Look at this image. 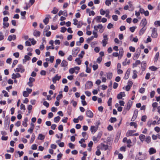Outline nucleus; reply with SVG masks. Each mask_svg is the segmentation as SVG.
<instances>
[{
    "mask_svg": "<svg viewBox=\"0 0 160 160\" xmlns=\"http://www.w3.org/2000/svg\"><path fill=\"white\" fill-rule=\"evenodd\" d=\"M112 98H109L108 99V105L109 106H110L112 104Z\"/></svg>",
    "mask_w": 160,
    "mask_h": 160,
    "instance_id": "nucleus-48",
    "label": "nucleus"
},
{
    "mask_svg": "<svg viewBox=\"0 0 160 160\" xmlns=\"http://www.w3.org/2000/svg\"><path fill=\"white\" fill-rule=\"evenodd\" d=\"M35 138V135L34 133H33L32 135L31 139L30 142L31 143H32L33 142Z\"/></svg>",
    "mask_w": 160,
    "mask_h": 160,
    "instance_id": "nucleus-33",
    "label": "nucleus"
},
{
    "mask_svg": "<svg viewBox=\"0 0 160 160\" xmlns=\"http://www.w3.org/2000/svg\"><path fill=\"white\" fill-rule=\"evenodd\" d=\"M19 73H17L16 74L13 73L12 75V78L13 79H15L17 78H19L21 77Z\"/></svg>",
    "mask_w": 160,
    "mask_h": 160,
    "instance_id": "nucleus-14",
    "label": "nucleus"
},
{
    "mask_svg": "<svg viewBox=\"0 0 160 160\" xmlns=\"http://www.w3.org/2000/svg\"><path fill=\"white\" fill-rule=\"evenodd\" d=\"M103 39L102 40V46L105 47L108 44V35L106 34H103Z\"/></svg>",
    "mask_w": 160,
    "mask_h": 160,
    "instance_id": "nucleus-2",
    "label": "nucleus"
},
{
    "mask_svg": "<svg viewBox=\"0 0 160 160\" xmlns=\"http://www.w3.org/2000/svg\"><path fill=\"white\" fill-rule=\"evenodd\" d=\"M114 42L116 43L117 44H122V42L120 41L117 38H116L114 39Z\"/></svg>",
    "mask_w": 160,
    "mask_h": 160,
    "instance_id": "nucleus-37",
    "label": "nucleus"
},
{
    "mask_svg": "<svg viewBox=\"0 0 160 160\" xmlns=\"http://www.w3.org/2000/svg\"><path fill=\"white\" fill-rule=\"evenodd\" d=\"M130 62L129 60H128L127 58H126L125 60L122 63V64L123 66H125L127 64H129L130 63Z\"/></svg>",
    "mask_w": 160,
    "mask_h": 160,
    "instance_id": "nucleus-18",
    "label": "nucleus"
},
{
    "mask_svg": "<svg viewBox=\"0 0 160 160\" xmlns=\"http://www.w3.org/2000/svg\"><path fill=\"white\" fill-rule=\"evenodd\" d=\"M113 25L111 23H109L107 26V28L108 29H110L111 28H113Z\"/></svg>",
    "mask_w": 160,
    "mask_h": 160,
    "instance_id": "nucleus-58",
    "label": "nucleus"
},
{
    "mask_svg": "<svg viewBox=\"0 0 160 160\" xmlns=\"http://www.w3.org/2000/svg\"><path fill=\"white\" fill-rule=\"evenodd\" d=\"M151 36L152 38H156L158 36L157 29L155 28L152 29Z\"/></svg>",
    "mask_w": 160,
    "mask_h": 160,
    "instance_id": "nucleus-4",
    "label": "nucleus"
},
{
    "mask_svg": "<svg viewBox=\"0 0 160 160\" xmlns=\"http://www.w3.org/2000/svg\"><path fill=\"white\" fill-rule=\"evenodd\" d=\"M58 11V9L54 8L53 10L52 11V12L54 14H55L57 13Z\"/></svg>",
    "mask_w": 160,
    "mask_h": 160,
    "instance_id": "nucleus-44",
    "label": "nucleus"
},
{
    "mask_svg": "<svg viewBox=\"0 0 160 160\" xmlns=\"http://www.w3.org/2000/svg\"><path fill=\"white\" fill-rule=\"evenodd\" d=\"M94 28L95 29V30L96 31H97L98 29H99V32L100 33H102L104 30V28L101 24H99L97 26H94Z\"/></svg>",
    "mask_w": 160,
    "mask_h": 160,
    "instance_id": "nucleus-1",
    "label": "nucleus"
},
{
    "mask_svg": "<svg viewBox=\"0 0 160 160\" xmlns=\"http://www.w3.org/2000/svg\"><path fill=\"white\" fill-rule=\"evenodd\" d=\"M125 96L124 92H121L117 96V98L118 99H121L122 97H124Z\"/></svg>",
    "mask_w": 160,
    "mask_h": 160,
    "instance_id": "nucleus-13",
    "label": "nucleus"
},
{
    "mask_svg": "<svg viewBox=\"0 0 160 160\" xmlns=\"http://www.w3.org/2000/svg\"><path fill=\"white\" fill-rule=\"evenodd\" d=\"M34 127V125H32V126H31L30 128L28 130V132H30V133H31L33 130Z\"/></svg>",
    "mask_w": 160,
    "mask_h": 160,
    "instance_id": "nucleus-43",
    "label": "nucleus"
},
{
    "mask_svg": "<svg viewBox=\"0 0 160 160\" xmlns=\"http://www.w3.org/2000/svg\"><path fill=\"white\" fill-rule=\"evenodd\" d=\"M147 24V21L145 18H143L141 22V25L142 27H144Z\"/></svg>",
    "mask_w": 160,
    "mask_h": 160,
    "instance_id": "nucleus-12",
    "label": "nucleus"
},
{
    "mask_svg": "<svg viewBox=\"0 0 160 160\" xmlns=\"http://www.w3.org/2000/svg\"><path fill=\"white\" fill-rule=\"evenodd\" d=\"M159 53L158 52H157L155 56V60L156 61H157L158 59V57H159Z\"/></svg>",
    "mask_w": 160,
    "mask_h": 160,
    "instance_id": "nucleus-50",
    "label": "nucleus"
},
{
    "mask_svg": "<svg viewBox=\"0 0 160 160\" xmlns=\"http://www.w3.org/2000/svg\"><path fill=\"white\" fill-rule=\"evenodd\" d=\"M110 120L111 122L113 123L117 121V119L115 118H111Z\"/></svg>",
    "mask_w": 160,
    "mask_h": 160,
    "instance_id": "nucleus-49",
    "label": "nucleus"
},
{
    "mask_svg": "<svg viewBox=\"0 0 160 160\" xmlns=\"http://www.w3.org/2000/svg\"><path fill=\"white\" fill-rule=\"evenodd\" d=\"M14 71L15 72H20L22 73L24 71V69L23 68L22 66L21 65H19L18 66V67L14 69Z\"/></svg>",
    "mask_w": 160,
    "mask_h": 160,
    "instance_id": "nucleus-3",
    "label": "nucleus"
},
{
    "mask_svg": "<svg viewBox=\"0 0 160 160\" xmlns=\"http://www.w3.org/2000/svg\"><path fill=\"white\" fill-rule=\"evenodd\" d=\"M118 54L119 56L118 58L119 60H120L121 59L123 54V50L122 48H120L119 53Z\"/></svg>",
    "mask_w": 160,
    "mask_h": 160,
    "instance_id": "nucleus-9",
    "label": "nucleus"
},
{
    "mask_svg": "<svg viewBox=\"0 0 160 160\" xmlns=\"http://www.w3.org/2000/svg\"><path fill=\"white\" fill-rule=\"evenodd\" d=\"M87 116L90 118L93 117V113L90 110H87L86 112Z\"/></svg>",
    "mask_w": 160,
    "mask_h": 160,
    "instance_id": "nucleus-10",
    "label": "nucleus"
},
{
    "mask_svg": "<svg viewBox=\"0 0 160 160\" xmlns=\"http://www.w3.org/2000/svg\"><path fill=\"white\" fill-rule=\"evenodd\" d=\"M78 51V48L73 49L72 52V54L73 56L74 57H75L77 56Z\"/></svg>",
    "mask_w": 160,
    "mask_h": 160,
    "instance_id": "nucleus-7",
    "label": "nucleus"
},
{
    "mask_svg": "<svg viewBox=\"0 0 160 160\" xmlns=\"http://www.w3.org/2000/svg\"><path fill=\"white\" fill-rule=\"evenodd\" d=\"M130 124L131 126H134L135 128H136L137 125L136 123L134 122H131L130 123Z\"/></svg>",
    "mask_w": 160,
    "mask_h": 160,
    "instance_id": "nucleus-39",
    "label": "nucleus"
},
{
    "mask_svg": "<svg viewBox=\"0 0 160 160\" xmlns=\"http://www.w3.org/2000/svg\"><path fill=\"white\" fill-rule=\"evenodd\" d=\"M147 118V117L146 115H144L142 116L141 118V120L143 122H145L146 119Z\"/></svg>",
    "mask_w": 160,
    "mask_h": 160,
    "instance_id": "nucleus-62",
    "label": "nucleus"
},
{
    "mask_svg": "<svg viewBox=\"0 0 160 160\" xmlns=\"http://www.w3.org/2000/svg\"><path fill=\"white\" fill-rule=\"evenodd\" d=\"M85 52L83 51H82L80 54L78 55V56L81 57V58H82L83 57V55L84 54Z\"/></svg>",
    "mask_w": 160,
    "mask_h": 160,
    "instance_id": "nucleus-56",
    "label": "nucleus"
},
{
    "mask_svg": "<svg viewBox=\"0 0 160 160\" xmlns=\"http://www.w3.org/2000/svg\"><path fill=\"white\" fill-rule=\"evenodd\" d=\"M54 59V56H50V58H46L45 59V60L46 61H49L51 63H52Z\"/></svg>",
    "mask_w": 160,
    "mask_h": 160,
    "instance_id": "nucleus-15",
    "label": "nucleus"
},
{
    "mask_svg": "<svg viewBox=\"0 0 160 160\" xmlns=\"http://www.w3.org/2000/svg\"><path fill=\"white\" fill-rule=\"evenodd\" d=\"M138 111L137 110H135L134 112V114L133 116L132 119H132H133V120H134L135 119H136V117H137V114H138Z\"/></svg>",
    "mask_w": 160,
    "mask_h": 160,
    "instance_id": "nucleus-23",
    "label": "nucleus"
},
{
    "mask_svg": "<svg viewBox=\"0 0 160 160\" xmlns=\"http://www.w3.org/2000/svg\"><path fill=\"white\" fill-rule=\"evenodd\" d=\"M133 132L132 130H129L126 133V136L127 137H129L131 136H133L134 135L133 134Z\"/></svg>",
    "mask_w": 160,
    "mask_h": 160,
    "instance_id": "nucleus-21",
    "label": "nucleus"
},
{
    "mask_svg": "<svg viewBox=\"0 0 160 160\" xmlns=\"http://www.w3.org/2000/svg\"><path fill=\"white\" fill-rule=\"evenodd\" d=\"M75 72L74 68H71L69 70V72L71 74H73Z\"/></svg>",
    "mask_w": 160,
    "mask_h": 160,
    "instance_id": "nucleus-45",
    "label": "nucleus"
},
{
    "mask_svg": "<svg viewBox=\"0 0 160 160\" xmlns=\"http://www.w3.org/2000/svg\"><path fill=\"white\" fill-rule=\"evenodd\" d=\"M16 37L15 35H9L8 36V40L10 41H11L12 40H15L16 39Z\"/></svg>",
    "mask_w": 160,
    "mask_h": 160,
    "instance_id": "nucleus-11",
    "label": "nucleus"
},
{
    "mask_svg": "<svg viewBox=\"0 0 160 160\" xmlns=\"http://www.w3.org/2000/svg\"><path fill=\"white\" fill-rule=\"evenodd\" d=\"M146 29V27H142V28L139 31L140 35H142Z\"/></svg>",
    "mask_w": 160,
    "mask_h": 160,
    "instance_id": "nucleus-20",
    "label": "nucleus"
},
{
    "mask_svg": "<svg viewBox=\"0 0 160 160\" xmlns=\"http://www.w3.org/2000/svg\"><path fill=\"white\" fill-rule=\"evenodd\" d=\"M75 61L78 63V65H80L81 64V61L80 60L79 58H76Z\"/></svg>",
    "mask_w": 160,
    "mask_h": 160,
    "instance_id": "nucleus-46",
    "label": "nucleus"
},
{
    "mask_svg": "<svg viewBox=\"0 0 160 160\" xmlns=\"http://www.w3.org/2000/svg\"><path fill=\"white\" fill-rule=\"evenodd\" d=\"M151 141V137L150 136H148L146 138L145 141L147 143H149Z\"/></svg>",
    "mask_w": 160,
    "mask_h": 160,
    "instance_id": "nucleus-28",
    "label": "nucleus"
},
{
    "mask_svg": "<svg viewBox=\"0 0 160 160\" xmlns=\"http://www.w3.org/2000/svg\"><path fill=\"white\" fill-rule=\"evenodd\" d=\"M112 19L115 21L118 20V16L117 15H113L112 16Z\"/></svg>",
    "mask_w": 160,
    "mask_h": 160,
    "instance_id": "nucleus-52",
    "label": "nucleus"
},
{
    "mask_svg": "<svg viewBox=\"0 0 160 160\" xmlns=\"http://www.w3.org/2000/svg\"><path fill=\"white\" fill-rule=\"evenodd\" d=\"M33 35L36 37L39 36L40 35V32L37 30H35L34 31Z\"/></svg>",
    "mask_w": 160,
    "mask_h": 160,
    "instance_id": "nucleus-19",
    "label": "nucleus"
},
{
    "mask_svg": "<svg viewBox=\"0 0 160 160\" xmlns=\"http://www.w3.org/2000/svg\"><path fill=\"white\" fill-rule=\"evenodd\" d=\"M23 95L25 97H27L29 95V93L26 91H24L23 93Z\"/></svg>",
    "mask_w": 160,
    "mask_h": 160,
    "instance_id": "nucleus-42",
    "label": "nucleus"
},
{
    "mask_svg": "<svg viewBox=\"0 0 160 160\" xmlns=\"http://www.w3.org/2000/svg\"><path fill=\"white\" fill-rule=\"evenodd\" d=\"M61 78V76H58V74H56L52 78V81L54 83L56 82L57 80L59 81Z\"/></svg>",
    "mask_w": 160,
    "mask_h": 160,
    "instance_id": "nucleus-6",
    "label": "nucleus"
},
{
    "mask_svg": "<svg viewBox=\"0 0 160 160\" xmlns=\"http://www.w3.org/2000/svg\"><path fill=\"white\" fill-rule=\"evenodd\" d=\"M45 136L43 135L40 134H39L38 137V139H40L41 140H42L44 138Z\"/></svg>",
    "mask_w": 160,
    "mask_h": 160,
    "instance_id": "nucleus-30",
    "label": "nucleus"
},
{
    "mask_svg": "<svg viewBox=\"0 0 160 160\" xmlns=\"http://www.w3.org/2000/svg\"><path fill=\"white\" fill-rule=\"evenodd\" d=\"M28 119L27 118H25L22 122V125L25 127H27V123Z\"/></svg>",
    "mask_w": 160,
    "mask_h": 160,
    "instance_id": "nucleus-32",
    "label": "nucleus"
},
{
    "mask_svg": "<svg viewBox=\"0 0 160 160\" xmlns=\"http://www.w3.org/2000/svg\"><path fill=\"white\" fill-rule=\"evenodd\" d=\"M145 90V89L144 88H142L139 90V92L140 93H142L144 92Z\"/></svg>",
    "mask_w": 160,
    "mask_h": 160,
    "instance_id": "nucleus-57",
    "label": "nucleus"
},
{
    "mask_svg": "<svg viewBox=\"0 0 160 160\" xmlns=\"http://www.w3.org/2000/svg\"><path fill=\"white\" fill-rule=\"evenodd\" d=\"M98 127L94 126H92L91 127L90 130L92 133L95 132L98 130Z\"/></svg>",
    "mask_w": 160,
    "mask_h": 160,
    "instance_id": "nucleus-8",
    "label": "nucleus"
},
{
    "mask_svg": "<svg viewBox=\"0 0 160 160\" xmlns=\"http://www.w3.org/2000/svg\"><path fill=\"white\" fill-rule=\"evenodd\" d=\"M133 75H132V78L133 79L136 78L137 77V72L136 70H134L133 72Z\"/></svg>",
    "mask_w": 160,
    "mask_h": 160,
    "instance_id": "nucleus-29",
    "label": "nucleus"
},
{
    "mask_svg": "<svg viewBox=\"0 0 160 160\" xmlns=\"http://www.w3.org/2000/svg\"><path fill=\"white\" fill-rule=\"evenodd\" d=\"M2 92L4 94V97H9L8 93L6 91H2Z\"/></svg>",
    "mask_w": 160,
    "mask_h": 160,
    "instance_id": "nucleus-47",
    "label": "nucleus"
},
{
    "mask_svg": "<svg viewBox=\"0 0 160 160\" xmlns=\"http://www.w3.org/2000/svg\"><path fill=\"white\" fill-rule=\"evenodd\" d=\"M127 144H128L127 145V147L128 148H130L131 146V145L130 144L132 143V142L131 140L130 139L128 140H127Z\"/></svg>",
    "mask_w": 160,
    "mask_h": 160,
    "instance_id": "nucleus-38",
    "label": "nucleus"
},
{
    "mask_svg": "<svg viewBox=\"0 0 160 160\" xmlns=\"http://www.w3.org/2000/svg\"><path fill=\"white\" fill-rule=\"evenodd\" d=\"M156 152V150L153 148H151L149 150V154L151 155L155 153Z\"/></svg>",
    "mask_w": 160,
    "mask_h": 160,
    "instance_id": "nucleus-17",
    "label": "nucleus"
},
{
    "mask_svg": "<svg viewBox=\"0 0 160 160\" xmlns=\"http://www.w3.org/2000/svg\"><path fill=\"white\" fill-rule=\"evenodd\" d=\"M37 146L35 144H33L31 147V149L32 150H36L37 149Z\"/></svg>",
    "mask_w": 160,
    "mask_h": 160,
    "instance_id": "nucleus-60",
    "label": "nucleus"
},
{
    "mask_svg": "<svg viewBox=\"0 0 160 160\" xmlns=\"http://www.w3.org/2000/svg\"><path fill=\"white\" fill-rule=\"evenodd\" d=\"M67 30V28L64 27L61 28L60 31L62 32H64Z\"/></svg>",
    "mask_w": 160,
    "mask_h": 160,
    "instance_id": "nucleus-51",
    "label": "nucleus"
},
{
    "mask_svg": "<svg viewBox=\"0 0 160 160\" xmlns=\"http://www.w3.org/2000/svg\"><path fill=\"white\" fill-rule=\"evenodd\" d=\"M102 60L101 57H99L97 59V62L98 63H100Z\"/></svg>",
    "mask_w": 160,
    "mask_h": 160,
    "instance_id": "nucleus-61",
    "label": "nucleus"
},
{
    "mask_svg": "<svg viewBox=\"0 0 160 160\" xmlns=\"http://www.w3.org/2000/svg\"><path fill=\"white\" fill-rule=\"evenodd\" d=\"M145 138V136L143 134H141L139 136V138L141 142H143Z\"/></svg>",
    "mask_w": 160,
    "mask_h": 160,
    "instance_id": "nucleus-24",
    "label": "nucleus"
},
{
    "mask_svg": "<svg viewBox=\"0 0 160 160\" xmlns=\"http://www.w3.org/2000/svg\"><path fill=\"white\" fill-rule=\"evenodd\" d=\"M107 78H109V79H110L112 77V74L111 73H107Z\"/></svg>",
    "mask_w": 160,
    "mask_h": 160,
    "instance_id": "nucleus-41",
    "label": "nucleus"
},
{
    "mask_svg": "<svg viewBox=\"0 0 160 160\" xmlns=\"http://www.w3.org/2000/svg\"><path fill=\"white\" fill-rule=\"evenodd\" d=\"M3 28H8L9 26V23L8 22H3Z\"/></svg>",
    "mask_w": 160,
    "mask_h": 160,
    "instance_id": "nucleus-34",
    "label": "nucleus"
},
{
    "mask_svg": "<svg viewBox=\"0 0 160 160\" xmlns=\"http://www.w3.org/2000/svg\"><path fill=\"white\" fill-rule=\"evenodd\" d=\"M98 68V65L97 64L93 65L92 66V68L94 71L97 70Z\"/></svg>",
    "mask_w": 160,
    "mask_h": 160,
    "instance_id": "nucleus-54",
    "label": "nucleus"
},
{
    "mask_svg": "<svg viewBox=\"0 0 160 160\" xmlns=\"http://www.w3.org/2000/svg\"><path fill=\"white\" fill-rule=\"evenodd\" d=\"M141 63V62L140 60H137L135 63L133 64V67H135L137 66L138 65L140 64Z\"/></svg>",
    "mask_w": 160,
    "mask_h": 160,
    "instance_id": "nucleus-22",
    "label": "nucleus"
},
{
    "mask_svg": "<svg viewBox=\"0 0 160 160\" xmlns=\"http://www.w3.org/2000/svg\"><path fill=\"white\" fill-rule=\"evenodd\" d=\"M130 74L129 72H128V71L127 72H126L125 76H124V78L126 79H128L129 77V75Z\"/></svg>",
    "mask_w": 160,
    "mask_h": 160,
    "instance_id": "nucleus-40",
    "label": "nucleus"
},
{
    "mask_svg": "<svg viewBox=\"0 0 160 160\" xmlns=\"http://www.w3.org/2000/svg\"><path fill=\"white\" fill-rule=\"evenodd\" d=\"M113 1V0H106L105 2L106 5L109 6L111 4V2Z\"/></svg>",
    "mask_w": 160,
    "mask_h": 160,
    "instance_id": "nucleus-27",
    "label": "nucleus"
},
{
    "mask_svg": "<svg viewBox=\"0 0 160 160\" xmlns=\"http://www.w3.org/2000/svg\"><path fill=\"white\" fill-rule=\"evenodd\" d=\"M101 18L102 17L101 16H97L95 18L96 21L98 22H101V21L100 20L101 19Z\"/></svg>",
    "mask_w": 160,
    "mask_h": 160,
    "instance_id": "nucleus-35",
    "label": "nucleus"
},
{
    "mask_svg": "<svg viewBox=\"0 0 160 160\" xmlns=\"http://www.w3.org/2000/svg\"><path fill=\"white\" fill-rule=\"evenodd\" d=\"M154 24L155 25L157 26H160V21H155L154 22Z\"/></svg>",
    "mask_w": 160,
    "mask_h": 160,
    "instance_id": "nucleus-64",
    "label": "nucleus"
},
{
    "mask_svg": "<svg viewBox=\"0 0 160 160\" xmlns=\"http://www.w3.org/2000/svg\"><path fill=\"white\" fill-rule=\"evenodd\" d=\"M18 62V61L17 60H14L13 62L12 65V67L13 68L15 66L17 63Z\"/></svg>",
    "mask_w": 160,
    "mask_h": 160,
    "instance_id": "nucleus-55",
    "label": "nucleus"
},
{
    "mask_svg": "<svg viewBox=\"0 0 160 160\" xmlns=\"http://www.w3.org/2000/svg\"><path fill=\"white\" fill-rule=\"evenodd\" d=\"M129 49L130 51L132 52H134L135 51V48L132 46L130 47Z\"/></svg>",
    "mask_w": 160,
    "mask_h": 160,
    "instance_id": "nucleus-59",
    "label": "nucleus"
},
{
    "mask_svg": "<svg viewBox=\"0 0 160 160\" xmlns=\"http://www.w3.org/2000/svg\"><path fill=\"white\" fill-rule=\"evenodd\" d=\"M43 105L47 108H48L49 106V103L47 101H44L43 102Z\"/></svg>",
    "mask_w": 160,
    "mask_h": 160,
    "instance_id": "nucleus-63",
    "label": "nucleus"
},
{
    "mask_svg": "<svg viewBox=\"0 0 160 160\" xmlns=\"http://www.w3.org/2000/svg\"><path fill=\"white\" fill-rule=\"evenodd\" d=\"M92 83L91 81H88L85 85V89H86L91 88L92 86Z\"/></svg>",
    "mask_w": 160,
    "mask_h": 160,
    "instance_id": "nucleus-5",
    "label": "nucleus"
},
{
    "mask_svg": "<svg viewBox=\"0 0 160 160\" xmlns=\"http://www.w3.org/2000/svg\"><path fill=\"white\" fill-rule=\"evenodd\" d=\"M140 54V52H138L136 53H135V54L134 55V56L133 58V59L134 60H136L138 58L139 55Z\"/></svg>",
    "mask_w": 160,
    "mask_h": 160,
    "instance_id": "nucleus-26",
    "label": "nucleus"
},
{
    "mask_svg": "<svg viewBox=\"0 0 160 160\" xmlns=\"http://www.w3.org/2000/svg\"><path fill=\"white\" fill-rule=\"evenodd\" d=\"M108 148V146L107 145H105L104 144L103 145L102 147V149L105 150H107Z\"/></svg>",
    "mask_w": 160,
    "mask_h": 160,
    "instance_id": "nucleus-53",
    "label": "nucleus"
},
{
    "mask_svg": "<svg viewBox=\"0 0 160 160\" xmlns=\"http://www.w3.org/2000/svg\"><path fill=\"white\" fill-rule=\"evenodd\" d=\"M68 64V62L65 60H63L61 63V66L62 67H67Z\"/></svg>",
    "mask_w": 160,
    "mask_h": 160,
    "instance_id": "nucleus-16",
    "label": "nucleus"
},
{
    "mask_svg": "<svg viewBox=\"0 0 160 160\" xmlns=\"http://www.w3.org/2000/svg\"><path fill=\"white\" fill-rule=\"evenodd\" d=\"M60 119V117L59 116H57L55 117L54 119V121L55 122H58Z\"/></svg>",
    "mask_w": 160,
    "mask_h": 160,
    "instance_id": "nucleus-31",
    "label": "nucleus"
},
{
    "mask_svg": "<svg viewBox=\"0 0 160 160\" xmlns=\"http://www.w3.org/2000/svg\"><path fill=\"white\" fill-rule=\"evenodd\" d=\"M149 69L152 71H155L157 68L154 66H152L149 67Z\"/></svg>",
    "mask_w": 160,
    "mask_h": 160,
    "instance_id": "nucleus-36",
    "label": "nucleus"
},
{
    "mask_svg": "<svg viewBox=\"0 0 160 160\" xmlns=\"http://www.w3.org/2000/svg\"><path fill=\"white\" fill-rule=\"evenodd\" d=\"M48 17H46L43 20V22L45 25L47 24L49 21V17L50 16H48Z\"/></svg>",
    "mask_w": 160,
    "mask_h": 160,
    "instance_id": "nucleus-25",
    "label": "nucleus"
}]
</instances>
